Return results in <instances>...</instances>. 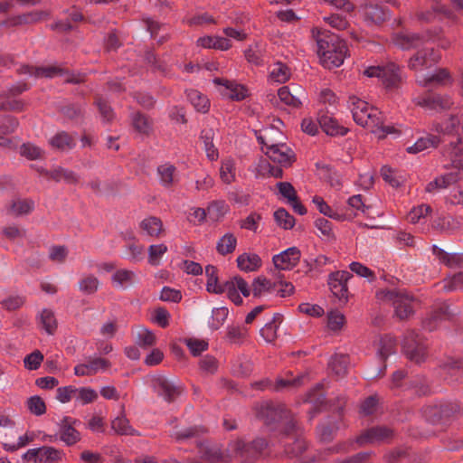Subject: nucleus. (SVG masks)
Here are the masks:
<instances>
[{
	"instance_id": "nucleus-10",
	"label": "nucleus",
	"mask_w": 463,
	"mask_h": 463,
	"mask_svg": "<svg viewBox=\"0 0 463 463\" xmlns=\"http://www.w3.org/2000/svg\"><path fill=\"white\" fill-rule=\"evenodd\" d=\"M152 385L157 394L167 402H173L184 391L182 385L163 375L154 377Z\"/></svg>"
},
{
	"instance_id": "nucleus-24",
	"label": "nucleus",
	"mask_w": 463,
	"mask_h": 463,
	"mask_svg": "<svg viewBox=\"0 0 463 463\" xmlns=\"http://www.w3.org/2000/svg\"><path fill=\"white\" fill-rule=\"evenodd\" d=\"M442 155L451 161L454 167H458V165H461L463 161L462 138L458 137L456 142H450L449 146L443 148Z\"/></svg>"
},
{
	"instance_id": "nucleus-40",
	"label": "nucleus",
	"mask_w": 463,
	"mask_h": 463,
	"mask_svg": "<svg viewBox=\"0 0 463 463\" xmlns=\"http://www.w3.org/2000/svg\"><path fill=\"white\" fill-rule=\"evenodd\" d=\"M214 131L212 128L203 129L201 132V138L203 141L206 156L211 161L217 160L219 154L213 145Z\"/></svg>"
},
{
	"instance_id": "nucleus-19",
	"label": "nucleus",
	"mask_w": 463,
	"mask_h": 463,
	"mask_svg": "<svg viewBox=\"0 0 463 463\" xmlns=\"http://www.w3.org/2000/svg\"><path fill=\"white\" fill-rule=\"evenodd\" d=\"M317 121L322 130L328 136H345L349 131L347 128L341 126L335 118L326 113H319Z\"/></svg>"
},
{
	"instance_id": "nucleus-23",
	"label": "nucleus",
	"mask_w": 463,
	"mask_h": 463,
	"mask_svg": "<svg viewBox=\"0 0 463 463\" xmlns=\"http://www.w3.org/2000/svg\"><path fill=\"white\" fill-rule=\"evenodd\" d=\"M383 83L387 89L397 88L402 82L401 69L393 62L383 67Z\"/></svg>"
},
{
	"instance_id": "nucleus-33",
	"label": "nucleus",
	"mask_w": 463,
	"mask_h": 463,
	"mask_svg": "<svg viewBox=\"0 0 463 463\" xmlns=\"http://www.w3.org/2000/svg\"><path fill=\"white\" fill-rule=\"evenodd\" d=\"M237 265L243 271H255L261 266V259L255 253H243L238 256Z\"/></svg>"
},
{
	"instance_id": "nucleus-29",
	"label": "nucleus",
	"mask_w": 463,
	"mask_h": 463,
	"mask_svg": "<svg viewBox=\"0 0 463 463\" xmlns=\"http://www.w3.org/2000/svg\"><path fill=\"white\" fill-rule=\"evenodd\" d=\"M322 385L317 384L316 388L308 392L307 402L313 404L308 411L309 420H311L317 413L320 412V407L324 405L326 396L321 392Z\"/></svg>"
},
{
	"instance_id": "nucleus-62",
	"label": "nucleus",
	"mask_w": 463,
	"mask_h": 463,
	"mask_svg": "<svg viewBox=\"0 0 463 463\" xmlns=\"http://www.w3.org/2000/svg\"><path fill=\"white\" fill-rule=\"evenodd\" d=\"M135 273L128 269H119L112 276V280L124 287L132 284Z\"/></svg>"
},
{
	"instance_id": "nucleus-1",
	"label": "nucleus",
	"mask_w": 463,
	"mask_h": 463,
	"mask_svg": "<svg viewBox=\"0 0 463 463\" xmlns=\"http://www.w3.org/2000/svg\"><path fill=\"white\" fill-rule=\"evenodd\" d=\"M267 446L268 442L263 438H257L249 443L238 439L229 442L225 450L213 444L203 447L201 451L203 458L210 463H228L234 458H240L241 463H255Z\"/></svg>"
},
{
	"instance_id": "nucleus-32",
	"label": "nucleus",
	"mask_w": 463,
	"mask_h": 463,
	"mask_svg": "<svg viewBox=\"0 0 463 463\" xmlns=\"http://www.w3.org/2000/svg\"><path fill=\"white\" fill-rule=\"evenodd\" d=\"M34 209V202L32 199L12 200L7 213L14 216L25 215Z\"/></svg>"
},
{
	"instance_id": "nucleus-2",
	"label": "nucleus",
	"mask_w": 463,
	"mask_h": 463,
	"mask_svg": "<svg viewBox=\"0 0 463 463\" xmlns=\"http://www.w3.org/2000/svg\"><path fill=\"white\" fill-rule=\"evenodd\" d=\"M317 54L324 67L333 69L343 64L347 46L338 35L323 33L317 38Z\"/></svg>"
},
{
	"instance_id": "nucleus-44",
	"label": "nucleus",
	"mask_w": 463,
	"mask_h": 463,
	"mask_svg": "<svg viewBox=\"0 0 463 463\" xmlns=\"http://www.w3.org/2000/svg\"><path fill=\"white\" fill-rule=\"evenodd\" d=\"M187 97L197 111L203 113L208 111L210 101L206 96H203L198 90H192L188 92Z\"/></svg>"
},
{
	"instance_id": "nucleus-46",
	"label": "nucleus",
	"mask_w": 463,
	"mask_h": 463,
	"mask_svg": "<svg viewBox=\"0 0 463 463\" xmlns=\"http://www.w3.org/2000/svg\"><path fill=\"white\" fill-rule=\"evenodd\" d=\"M441 414L444 417V420H450L452 418L458 417L463 413V408L458 402H449L440 404Z\"/></svg>"
},
{
	"instance_id": "nucleus-13",
	"label": "nucleus",
	"mask_w": 463,
	"mask_h": 463,
	"mask_svg": "<svg viewBox=\"0 0 463 463\" xmlns=\"http://www.w3.org/2000/svg\"><path fill=\"white\" fill-rule=\"evenodd\" d=\"M416 104L430 110L441 112L450 109V107L453 105V102L450 97L448 95L428 93L421 98H418Z\"/></svg>"
},
{
	"instance_id": "nucleus-7",
	"label": "nucleus",
	"mask_w": 463,
	"mask_h": 463,
	"mask_svg": "<svg viewBox=\"0 0 463 463\" xmlns=\"http://www.w3.org/2000/svg\"><path fill=\"white\" fill-rule=\"evenodd\" d=\"M438 35V31L428 30L424 33H398L392 36V43L403 51L416 49Z\"/></svg>"
},
{
	"instance_id": "nucleus-28",
	"label": "nucleus",
	"mask_w": 463,
	"mask_h": 463,
	"mask_svg": "<svg viewBox=\"0 0 463 463\" xmlns=\"http://www.w3.org/2000/svg\"><path fill=\"white\" fill-rule=\"evenodd\" d=\"M205 275L207 277L206 289L209 293L222 294L224 293V283L219 284L218 269L213 265L205 267Z\"/></svg>"
},
{
	"instance_id": "nucleus-21",
	"label": "nucleus",
	"mask_w": 463,
	"mask_h": 463,
	"mask_svg": "<svg viewBox=\"0 0 463 463\" xmlns=\"http://www.w3.org/2000/svg\"><path fill=\"white\" fill-rule=\"evenodd\" d=\"M278 96L286 105L299 108L302 104L301 98L305 97V93L300 87H295L293 93L288 86H284L279 90Z\"/></svg>"
},
{
	"instance_id": "nucleus-11",
	"label": "nucleus",
	"mask_w": 463,
	"mask_h": 463,
	"mask_svg": "<svg viewBox=\"0 0 463 463\" xmlns=\"http://www.w3.org/2000/svg\"><path fill=\"white\" fill-rule=\"evenodd\" d=\"M337 402L338 404L335 410L338 412V418L335 420H328L326 422L317 427V434L322 442L332 441L340 429L339 422L342 420L343 410L345 406L346 400L345 397H339L337 398Z\"/></svg>"
},
{
	"instance_id": "nucleus-63",
	"label": "nucleus",
	"mask_w": 463,
	"mask_h": 463,
	"mask_svg": "<svg viewBox=\"0 0 463 463\" xmlns=\"http://www.w3.org/2000/svg\"><path fill=\"white\" fill-rule=\"evenodd\" d=\"M56 392V398L61 403L69 402L72 398H75L77 395V388L72 385L59 387Z\"/></svg>"
},
{
	"instance_id": "nucleus-56",
	"label": "nucleus",
	"mask_w": 463,
	"mask_h": 463,
	"mask_svg": "<svg viewBox=\"0 0 463 463\" xmlns=\"http://www.w3.org/2000/svg\"><path fill=\"white\" fill-rule=\"evenodd\" d=\"M99 285V279L93 275H90V276L82 279L79 282L80 289L84 294H87V295L94 294L98 290Z\"/></svg>"
},
{
	"instance_id": "nucleus-27",
	"label": "nucleus",
	"mask_w": 463,
	"mask_h": 463,
	"mask_svg": "<svg viewBox=\"0 0 463 463\" xmlns=\"http://www.w3.org/2000/svg\"><path fill=\"white\" fill-rule=\"evenodd\" d=\"M434 54L433 49H422L414 53L408 61V68L411 71H420L430 66L428 56Z\"/></svg>"
},
{
	"instance_id": "nucleus-49",
	"label": "nucleus",
	"mask_w": 463,
	"mask_h": 463,
	"mask_svg": "<svg viewBox=\"0 0 463 463\" xmlns=\"http://www.w3.org/2000/svg\"><path fill=\"white\" fill-rule=\"evenodd\" d=\"M247 328L230 326L227 327L225 339L231 344H241L247 335Z\"/></svg>"
},
{
	"instance_id": "nucleus-52",
	"label": "nucleus",
	"mask_w": 463,
	"mask_h": 463,
	"mask_svg": "<svg viewBox=\"0 0 463 463\" xmlns=\"http://www.w3.org/2000/svg\"><path fill=\"white\" fill-rule=\"evenodd\" d=\"M422 411L425 419L432 424H438L444 420L440 405L426 406L423 408Z\"/></svg>"
},
{
	"instance_id": "nucleus-3",
	"label": "nucleus",
	"mask_w": 463,
	"mask_h": 463,
	"mask_svg": "<svg viewBox=\"0 0 463 463\" xmlns=\"http://www.w3.org/2000/svg\"><path fill=\"white\" fill-rule=\"evenodd\" d=\"M376 298L391 302L394 307L395 315L400 320L408 319L414 313L411 305L413 298L403 290L381 289L376 292Z\"/></svg>"
},
{
	"instance_id": "nucleus-18",
	"label": "nucleus",
	"mask_w": 463,
	"mask_h": 463,
	"mask_svg": "<svg viewBox=\"0 0 463 463\" xmlns=\"http://www.w3.org/2000/svg\"><path fill=\"white\" fill-rule=\"evenodd\" d=\"M50 14L46 11L33 10L25 14L13 16L3 23L5 25L19 26L32 24L48 18Z\"/></svg>"
},
{
	"instance_id": "nucleus-42",
	"label": "nucleus",
	"mask_w": 463,
	"mask_h": 463,
	"mask_svg": "<svg viewBox=\"0 0 463 463\" xmlns=\"http://www.w3.org/2000/svg\"><path fill=\"white\" fill-rule=\"evenodd\" d=\"M396 351V340L394 337L385 335L381 337L378 353L381 358L385 361L389 355Z\"/></svg>"
},
{
	"instance_id": "nucleus-14",
	"label": "nucleus",
	"mask_w": 463,
	"mask_h": 463,
	"mask_svg": "<svg viewBox=\"0 0 463 463\" xmlns=\"http://www.w3.org/2000/svg\"><path fill=\"white\" fill-rule=\"evenodd\" d=\"M300 258V250L297 247H290L282 252L274 255L272 260L277 269L290 270L298 265Z\"/></svg>"
},
{
	"instance_id": "nucleus-43",
	"label": "nucleus",
	"mask_w": 463,
	"mask_h": 463,
	"mask_svg": "<svg viewBox=\"0 0 463 463\" xmlns=\"http://www.w3.org/2000/svg\"><path fill=\"white\" fill-rule=\"evenodd\" d=\"M40 463H54L61 460L62 451L53 447L43 446L39 448Z\"/></svg>"
},
{
	"instance_id": "nucleus-36",
	"label": "nucleus",
	"mask_w": 463,
	"mask_h": 463,
	"mask_svg": "<svg viewBox=\"0 0 463 463\" xmlns=\"http://www.w3.org/2000/svg\"><path fill=\"white\" fill-rule=\"evenodd\" d=\"M132 126L140 134L148 136L152 130V121L149 118L139 111L131 115Z\"/></svg>"
},
{
	"instance_id": "nucleus-61",
	"label": "nucleus",
	"mask_w": 463,
	"mask_h": 463,
	"mask_svg": "<svg viewBox=\"0 0 463 463\" xmlns=\"http://www.w3.org/2000/svg\"><path fill=\"white\" fill-rule=\"evenodd\" d=\"M378 405V398L376 395H371L364 399L360 405V413L364 416H369L375 412Z\"/></svg>"
},
{
	"instance_id": "nucleus-54",
	"label": "nucleus",
	"mask_w": 463,
	"mask_h": 463,
	"mask_svg": "<svg viewBox=\"0 0 463 463\" xmlns=\"http://www.w3.org/2000/svg\"><path fill=\"white\" fill-rule=\"evenodd\" d=\"M111 428L120 435H128L132 433L131 426L129 425L128 420L125 414L122 413L120 416L115 418L111 422Z\"/></svg>"
},
{
	"instance_id": "nucleus-22",
	"label": "nucleus",
	"mask_w": 463,
	"mask_h": 463,
	"mask_svg": "<svg viewBox=\"0 0 463 463\" xmlns=\"http://www.w3.org/2000/svg\"><path fill=\"white\" fill-rule=\"evenodd\" d=\"M452 316L453 314L449 310V306L447 303H442L430 312L429 317L424 321V326L428 330L432 331L436 327L437 322L449 320Z\"/></svg>"
},
{
	"instance_id": "nucleus-53",
	"label": "nucleus",
	"mask_w": 463,
	"mask_h": 463,
	"mask_svg": "<svg viewBox=\"0 0 463 463\" xmlns=\"http://www.w3.org/2000/svg\"><path fill=\"white\" fill-rule=\"evenodd\" d=\"M19 153L22 156L27 158L28 160L39 159L43 155L42 149L30 142L24 143L20 146Z\"/></svg>"
},
{
	"instance_id": "nucleus-5",
	"label": "nucleus",
	"mask_w": 463,
	"mask_h": 463,
	"mask_svg": "<svg viewBox=\"0 0 463 463\" xmlns=\"http://www.w3.org/2000/svg\"><path fill=\"white\" fill-rule=\"evenodd\" d=\"M402 349L404 355L411 362L420 364L426 359L427 346L423 337L413 330L406 332L402 340Z\"/></svg>"
},
{
	"instance_id": "nucleus-30",
	"label": "nucleus",
	"mask_w": 463,
	"mask_h": 463,
	"mask_svg": "<svg viewBox=\"0 0 463 463\" xmlns=\"http://www.w3.org/2000/svg\"><path fill=\"white\" fill-rule=\"evenodd\" d=\"M41 328L48 335H53L58 328V322L54 312L51 309L44 308L42 310L38 317Z\"/></svg>"
},
{
	"instance_id": "nucleus-57",
	"label": "nucleus",
	"mask_w": 463,
	"mask_h": 463,
	"mask_svg": "<svg viewBox=\"0 0 463 463\" xmlns=\"http://www.w3.org/2000/svg\"><path fill=\"white\" fill-rule=\"evenodd\" d=\"M184 343L194 356H198L203 351L208 349V342H206L205 340L197 338H187L184 340Z\"/></svg>"
},
{
	"instance_id": "nucleus-34",
	"label": "nucleus",
	"mask_w": 463,
	"mask_h": 463,
	"mask_svg": "<svg viewBox=\"0 0 463 463\" xmlns=\"http://www.w3.org/2000/svg\"><path fill=\"white\" fill-rule=\"evenodd\" d=\"M251 288L253 297L260 298L264 293H270L276 290L278 288V282H271L267 278L260 276L253 280Z\"/></svg>"
},
{
	"instance_id": "nucleus-26",
	"label": "nucleus",
	"mask_w": 463,
	"mask_h": 463,
	"mask_svg": "<svg viewBox=\"0 0 463 463\" xmlns=\"http://www.w3.org/2000/svg\"><path fill=\"white\" fill-rule=\"evenodd\" d=\"M284 453L288 458H299L307 450V443L302 437L283 440Z\"/></svg>"
},
{
	"instance_id": "nucleus-17",
	"label": "nucleus",
	"mask_w": 463,
	"mask_h": 463,
	"mask_svg": "<svg viewBox=\"0 0 463 463\" xmlns=\"http://www.w3.org/2000/svg\"><path fill=\"white\" fill-rule=\"evenodd\" d=\"M364 15L366 21L380 25L391 18V12L385 6L371 3L364 6Z\"/></svg>"
},
{
	"instance_id": "nucleus-58",
	"label": "nucleus",
	"mask_w": 463,
	"mask_h": 463,
	"mask_svg": "<svg viewBox=\"0 0 463 463\" xmlns=\"http://www.w3.org/2000/svg\"><path fill=\"white\" fill-rule=\"evenodd\" d=\"M167 251L165 244L150 245L148 248V262L151 265H158L159 259Z\"/></svg>"
},
{
	"instance_id": "nucleus-39",
	"label": "nucleus",
	"mask_w": 463,
	"mask_h": 463,
	"mask_svg": "<svg viewBox=\"0 0 463 463\" xmlns=\"http://www.w3.org/2000/svg\"><path fill=\"white\" fill-rule=\"evenodd\" d=\"M140 227L152 237H158L164 231L162 221L156 216H149L144 219L140 223Z\"/></svg>"
},
{
	"instance_id": "nucleus-51",
	"label": "nucleus",
	"mask_w": 463,
	"mask_h": 463,
	"mask_svg": "<svg viewBox=\"0 0 463 463\" xmlns=\"http://www.w3.org/2000/svg\"><path fill=\"white\" fill-rule=\"evenodd\" d=\"M449 72L446 69H439L436 73L425 77L420 80V84L424 87L430 86L432 84H443L446 80H449Z\"/></svg>"
},
{
	"instance_id": "nucleus-12",
	"label": "nucleus",
	"mask_w": 463,
	"mask_h": 463,
	"mask_svg": "<svg viewBox=\"0 0 463 463\" xmlns=\"http://www.w3.org/2000/svg\"><path fill=\"white\" fill-rule=\"evenodd\" d=\"M266 155L275 163L281 166L289 167L296 161L294 151L286 146V144H270L268 146Z\"/></svg>"
},
{
	"instance_id": "nucleus-4",
	"label": "nucleus",
	"mask_w": 463,
	"mask_h": 463,
	"mask_svg": "<svg viewBox=\"0 0 463 463\" xmlns=\"http://www.w3.org/2000/svg\"><path fill=\"white\" fill-rule=\"evenodd\" d=\"M354 120L360 126L372 127L381 124V112L355 96L349 98Z\"/></svg>"
},
{
	"instance_id": "nucleus-38",
	"label": "nucleus",
	"mask_w": 463,
	"mask_h": 463,
	"mask_svg": "<svg viewBox=\"0 0 463 463\" xmlns=\"http://www.w3.org/2000/svg\"><path fill=\"white\" fill-rule=\"evenodd\" d=\"M349 357L345 354H335L330 362L329 368L337 377H344L347 373Z\"/></svg>"
},
{
	"instance_id": "nucleus-20",
	"label": "nucleus",
	"mask_w": 463,
	"mask_h": 463,
	"mask_svg": "<svg viewBox=\"0 0 463 463\" xmlns=\"http://www.w3.org/2000/svg\"><path fill=\"white\" fill-rule=\"evenodd\" d=\"M461 181L460 172H450L446 175H440L430 182L426 187V193H433L439 189L448 188L452 184H457Z\"/></svg>"
},
{
	"instance_id": "nucleus-35",
	"label": "nucleus",
	"mask_w": 463,
	"mask_h": 463,
	"mask_svg": "<svg viewBox=\"0 0 463 463\" xmlns=\"http://www.w3.org/2000/svg\"><path fill=\"white\" fill-rule=\"evenodd\" d=\"M439 143V137L429 135L427 137L419 138L412 146L407 147V152L410 154H416L429 147H437Z\"/></svg>"
},
{
	"instance_id": "nucleus-48",
	"label": "nucleus",
	"mask_w": 463,
	"mask_h": 463,
	"mask_svg": "<svg viewBox=\"0 0 463 463\" xmlns=\"http://www.w3.org/2000/svg\"><path fill=\"white\" fill-rule=\"evenodd\" d=\"M94 104L106 122H110L114 118V111L109 102L100 95L95 96Z\"/></svg>"
},
{
	"instance_id": "nucleus-45",
	"label": "nucleus",
	"mask_w": 463,
	"mask_h": 463,
	"mask_svg": "<svg viewBox=\"0 0 463 463\" xmlns=\"http://www.w3.org/2000/svg\"><path fill=\"white\" fill-rule=\"evenodd\" d=\"M277 224L285 230L292 229L295 225V218L284 208H279L274 213Z\"/></svg>"
},
{
	"instance_id": "nucleus-31",
	"label": "nucleus",
	"mask_w": 463,
	"mask_h": 463,
	"mask_svg": "<svg viewBox=\"0 0 463 463\" xmlns=\"http://www.w3.org/2000/svg\"><path fill=\"white\" fill-rule=\"evenodd\" d=\"M197 44L203 48L225 51L232 47L231 41L221 36H203L197 40Z\"/></svg>"
},
{
	"instance_id": "nucleus-41",
	"label": "nucleus",
	"mask_w": 463,
	"mask_h": 463,
	"mask_svg": "<svg viewBox=\"0 0 463 463\" xmlns=\"http://www.w3.org/2000/svg\"><path fill=\"white\" fill-rule=\"evenodd\" d=\"M45 175L55 182H60L61 178L69 184H77L79 182V177L73 171L67 170L62 167H58L57 169L50 172L46 171Z\"/></svg>"
},
{
	"instance_id": "nucleus-6",
	"label": "nucleus",
	"mask_w": 463,
	"mask_h": 463,
	"mask_svg": "<svg viewBox=\"0 0 463 463\" xmlns=\"http://www.w3.org/2000/svg\"><path fill=\"white\" fill-rule=\"evenodd\" d=\"M254 410L256 417L266 425H271L282 420H287L289 415V411L284 404L271 401L256 404Z\"/></svg>"
},
{
	"instance_id": "nucleus-50",
	"label": "nucleus",
	"mask_w": 463,
	"mask_h": 463,
	"mask_svg": "<svg viewBox=\"0 0 463 463\" xmlns=\"http://www.w3.org/2000/svg\"><path fill=\"white\" fill-rule=\"evenodd\" d=\"M289 419L284 427L282 431V441L288 439H293L296 437H302V430L300 427L298 425L297 421L288 416Z\"/></svg>"
},
{
	"instance_id": "nucleus-55",
	"label": "nucleus",
	"mask_w": 463,
	"mask_h": 463,
	"mask_svg": "<svg viewBox=\"0 0 463 463\" xmlns=\"http://www.w3.org/2000/svg\"><path fill=\"white\" fill-rule=\"evenodd\" d=\"M27 407L30 412L35 416H41L46 412L45 402L38 395L32 396L27 400Z\"/></svg>"
},
{
	"instance_id": "nucleus-9",
	"label": "nucleus",
	"mask_w": 463,
	"mask_h": 463,
	"mask_svg": "<svg viewBox=\"0 0 463 463\" xmlns=\"http://www.w3.org/2000/svg\"><path fill=\"white\" fill-rule=\"evenodd\" d=\"M352 278L353 275L345 270H338L329 274V288L334 297L343 304H346L348 301L347 281Z\"/></svg>"
},
{
	"instance_id": "nucleus-60",
	"label": "nucleus",
	"mask_w": 463,
	"mask_h": 463,
	"mask_svg": "<svg viewBox=\"0 0 463 463\" xmlns=\"http://www.w3.org/2000/svg\"><path fill=\"white\" fill-rule=\"evenodd\" d=\"M345 322V316L339 311H331L327 314V326L333 331L340 330Z\"/></svg>"
},
{
	"instance_id": "nucleus-59",
	"label": "nucleus",
	"mask_w": 463,
	"mask_h": 463,
	"mask_svg": "<svg viewBox=\"0 0 463 463\" xmlns=\"http://www.w3.org/2000/svg\"><path fill=\"white\" fill-rule=\"evenodd\" d=\"M18 126V119L14 116L6 115L0 119V131L3 134H11L14 132Z\"/></svg>"
},
{
	"instance_id": "nucleus-15",
	"label": "nucleus",
	"mask_w": 463,
	"mask_h": 463,
	"mask_svg": "<svg viewBox=\"0 0 463 463\" xmlns=\"http://www.w3.org/2000/svg\"><path fill=\"white\" fill-rule=\"evenodd\" d=\"M214 84L221 85L223 89L221 90L222 97L229 99L241 101L248 96V90L245 86L238 84L235 81H231L222 78H215Z\"/></svg>"
},
{
	"instance_id": "nucleus-8",
	"label": "nucleus",
	"mask_w": 463,
	"mask_h": 463,
	"mask_svg": "<svg viewBox=\"0 0 463 463\" xmlns=\"http://www.w3.org/2000/svg\"><path fill=\"white\" fill-rule=\"evenodd\" d=\"M394 437V430L386 426H375L364 430L355 438L359 447L375 442H390Z\"/></svg>"
},
{
	"instance_id": "nucleus-64",
	"label": "nucleus",
	"mask_w": 463,
	"mask_h": 463,
	"mask_svg": "<svg viewBox=\"0 0 463 463\" xmlns=\"http://www.w3.org/2000/svg\"><path fill=\"white\" fill-rule=\"evenodd\" d=\"M43 361V355L39 350H35L24 359V366L29 370H36Z\"/></svg>"
},
{
	"instance_id": "nucleus-37",
	"label": "nucleus",
	"mask_w": 463,
	"mask_h": 463,
	"mask_svg": "<svg viewBox=\"0 0 463 463\" xmlns=\"http://www.w3.org/2000/svg\"><path fill=\"white\" fill-rule=\"evenodd\" d=\"M237 246V238L232 232L225 233L216 244V250L220 255L225 256L232 253Z\"/></svg>"
},
{
	"instance_id": "nucleus-47",
	"label": "nucleus",
	"mask_w": 463,
	"mask_h": 463,
	"mask_svg": "<svg viewBox=\"0 0 463 463\" xmlns=\"http://www.w3.org/2000/svg\"><path fill=\"white\" fill-rule=\"evenodd\" d=\"M410 388L413 389L415 394L419 397L430 395L431 391L425 377L417 376L409 382Z\"/></svg>"
},
{
	"instance_id": "nucleus-25",
	"label": "nucleus",
	"mask_w": 463,
	"mask_h": 463,
	"mask_svg": "<svg viewBox=\"0 0 463 463\" xmlns=\"http://www.w3.org/2000/svg\"><path fill=\"white\" fill-rule=\"evenodd\" d=\"M50 146L61 152H65L72 149L75 146V140L69 133L66 131H60L56 133L50 140Z\"/></svg>"
},
{
	"instance_id": "nucleus-16",
	"label": "nucleus",
	"mask_w": 463,
	"mask_h": 463,
	"mask_svg": "<svg viewBox=\"0 0 463 463\" xmlns=\"http://www.w3.org/2000/svg\"><path fill=\"white\" fill-rule=\"evenodd\" d=\"M76 422V420L64 417L59 424L60 439L67 446H72L80 440V433L73 427Z\"/></svg>"
}]
</instances>
